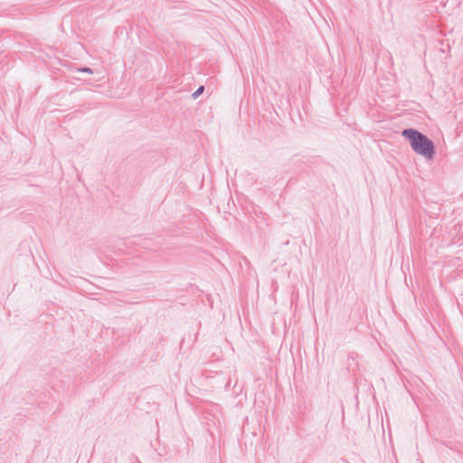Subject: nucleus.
I'll return each instance as SVG.
<instances>
[{"mask_svg": "<svg viewBox=\"0 0 463 463\" xmlns=\"http://www.w3.org/2000/svg\"><path fill=\"white\" fill-rule=\"evenodd\" d=\"M402 136L409 139L412 149L417 154L429 159L433 156V143L426 136L413 129L403 130Z\"/></svg>", "mask_w": 463, "mask_h": 463, "instance_id": "obj_1", "label": "nucleus"}, {"mask_svg": "<svg viewBox=\"0 0 463 463\" xmlns=\"http://www.w3.org/2000/svg\"><path fill=\"white\" fill-rule=\"evenodd\" d=\"M203 91V86H201L199 89L195 90V92L193 94L194 98H197L199 95H201Z\"/></svg>", "mask_w": 463, "mask_h": 463, "instance_id": "obj_2", "label": "nucleus"}, {"mask_svg": "<svg viewBox=\"0 0 463 463\" xmlns=\"http://www.w3.org/2000/svg\"><path fill=\"white\" fill-rule=\"evenodd\" d=\"M81 71H85V72H90V69H88V68H84V69H82Z\"/></svg>", "mask_w": 463, "mask_h": 463, "instance_id": "obj_3", "label": "nucleus"}]
</instances>
